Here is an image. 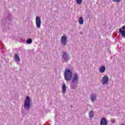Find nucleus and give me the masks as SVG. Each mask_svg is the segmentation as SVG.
<instances>
[{
    "label": "nucleus",
    "mask_w": 125,
    "mask_h": 125,
    "mask_svg": "<svg viewBox=\"0 0 125 125\" xmlns=\"http://www.w3.org/2000/svg\"><path fill=\"white\" fill-rule=\"evenodd\" d=\"M73 77V71L69 68H66L64 71V79L67 82L72 80Z\"/></svg>",
    "instance_id": "nucleus-1"
},
{
    "label": "nucleus",
    "mask_w": 125,
    "mask_h": 125,
    "mask_svg": "<svg viewBox=\"0 0 125 125\" xmlns=\"http://www.w3.org/2000/svg\"><path fill=\"white\" fill-rule=\"evenodd\" d=\"M24 108L26 111H29L31 108V100L29 96H26L24 102Z\"/></svg>",
    "instance_id": "nucleus-2"
},
{
    "label": "nucleus",
    "mask_w": 125,
    "mask_h": 125,
    "mask_svg": "<svg viewBox=\"0 0 125 125\" xmlns=\"http://www.w3.org/2000/svg\"><path fill=\"white\" fill-rule=\"evenodd\" d=\"M62 59L64 62H68L70 59V55L66 52H63L62 53Z\"/></svg>",
    "instance_id": "nucleus-3"
},
{
    "label": "nucleus",
    "mask_w": 125,
    "mask_h": 125,
    "mask_svg": "<svg viewBox=\"0 0 125 125\" xmlns=\"http://www.w3.org/2000/svg\"><path fill=\"white\" fill-rule=\"evenodd\" d=\"M102 83L103 85H107L109 83V76L104 75L102 79Z\"/></svg>",
    "instance_id": "nucleus-4"
},
{
    "label": "nucleus",
    "mask_w": 125,
    "mask_h": 125,
    "mask_svg": "<svg viewBox=\"0 0 125 125\" xmlns=\"http://www.w3.org/2000/svg\"><path fill=\"white\" fill-rule=\"evenodd\" d=\"M79 81V75L77 73H74L72 76V79L71 80L72 83H77L78 84Z\"/></svg>",
    "instance_id": "nucleus-5"
},
{
    "label": "nucleus",
    "mask_w": 125,
    "mask_h": 125,
    "mask_svg": "<svg viewBox=\"0 0 125 125\" xmlns=\"http://www.w3.org/2000/svg\"><path fill=\"white\" fill-rule=\"evenodd\" d=\"M67 42H68V38H67L66 36H62L61 39V43L62 45L65 46V45L67 44Z\"/></svg>",
    "instance_id": "nucleus-6"
},
{
    "label": "nucleus",
    "mask_w": 125,
    "mask_h": 125,
    "mask_svg": "<svg viewBox=\"0 0 125 125\" xmlns=\"http://www.w3.org/2000/svg\"><path fill=\"white\" fill-rule=\"evenodd\" d=\"M36 24L37 27L38 29H40L41 28V25H42V21H41V18L40 17L38 16L36 18Z\"/></svg>",
    "instance_id": "nucleus-7"
},
{
    "label": "nucleus",
    "mask_w": 125,
    "mask_h": 125,
    "mask_svg": "<svg viewBox=\"0 0 125 125\" xmlns=\"http://www.w3.org/2000/svg\"><path fill=\"white\" fill-rule=\"evenodd\" d=\"M14 60L15 61L17 64H20V57H19V55H18V54H15Z\"/></svg>",
    "instance_id": "nucleus-8"
},
{
    "label": "nucleus",
    "mask_w": 125,
    "mask_h": 125,
    "mask_svg": "<svg viewBox=\"0 0 125 125\" xmlns=\"http://www.w3.org/2000/svg\"><path fill=\"white\" fill-rule=\"evenodd\" d=\"M97 99L96 94L93 93L90 95V100L91 102H95Z\"/></svg>",
    "instance_id": "nucleus-9"
},
{
    "label": "nucleus",
    "mask_w": 125,
    "mask_h": 125,
    "mask_svg": "<svg viewBox=\"0 0 125 125\" xmlns=\"http://www.w3.org/2000/svg\"><path fill=\"white\" fill-rule=\"evenodd\" d=\"M108 123L107 122V120L105 118H103L101 119L100 121V125H107Z\"/></svg>",
    "instance_id": "nucleus-10"
},
{
    "label": "nucleus",
    "mask_w": 125,
    "mask_h": 125,
    "mask_svg": "<svg viewBox=\"0 0 125 125\" xmlns=\"http://www.w3.org/2000/svg\"><path fill=\"white\" fill-rule=\"evenodd\" d=\"M125 26H123L122 28H121L119 29V32L121 34L122 37H125Z\"/></svg>",
    "instance_id": "nucleus-11"
},
{
    "label": "nucleus",
    "mask_w": 125,
    "mask_h": 125,
    "mask_svg": "<svg viewBox=\"0 0 125 125\" xmlns=\"http://www.w3.org/2000/svg\"><path fill=\"white\" fill-rule=\"evenodd\" d=\"M106 70V67L104 66H101L100 68H99V73H104V72H105V70Z\"/></svg>",
    "instance_id": "nucleus-12"
},
{
    "label": "nucleus",
    "mask_w": 125,
    "mask_h": 125,
    "mask_svg": "<svg viewBox=\"0 0 125 125\" xmlns=\"http://www.w3.org/2000/svg\"><path fill=\"white\" fill-rule=\"evenodd\" d=\"M62 92L63 94H65L66 93V84L63 83V84L62 86Z\"/></svg>",
    "instance_id": "nucleus-13"
},
{
    "label": "nucleus",
    "mask_w": 125,
    "mask_h": 125,
    "mask_svg": "<svg viewBox=\"0 0 125 125\" xmlns=\"http://www.w3.org/2000/svg\"><path fill=\"white\" fill-rule=\"evenodd\" d=\"M93 116H94V112L93 110H91L89 113V118L90 120H92V118H93Z\"/></svg>",
    "instance_id": "nucleus-14"
},
{
    "label": "nucleus",
    "mask_w": 125,
    "mask_h": 125,
    "mask_svg": "<svg viewBox=\"0 0 125 125\" xmlns=\"http://www.w3.org/2000/svg\"><path fill=\"white\" fill-rule=\"evenodd\" d=\"M78 87V85L76 84V83H72L70 84V88L71 89H76Z\"/></svg>",
    "instance_id": "nucleus-15"
},
{
    "label": "nucleus",
    "mask_w": 125,
    "mask_h": 125,
    "mask_svg": "<svg viewBox=\"0 0 125 125\" xmlns=\"http://www.w3.org/2000/svg\"><path fill=\"white\" fill-rule=\"evenodd\" d=\"M79 23L80 25H83V17H81L79 18Z\"/></svg>",
    "instance_id": "nucleus-16"
},
{
    "label": "nucleus",
    "mask_w": 125,
    "mask_h": 125,
    "mask_svg": "<svg viewBox=\"0 0 125 125\" xmlns=\"http://www.w3.org/2000/svg\"><path fill=\"white\" fill-rule=\"evenodd\" d=\"M33 42V40H32L31 39H28L26 41V43H27L28 44H30V43H32Z\"/></svg>",
    "instance_id": "nucleus-17"
},
{
    "label": "nucleus",
    "mask_w": 125,
    "mask_h": 125,
    "mask_svg": "<svg viewBox=\"0 0 125 125\" xmlns=\"http://www.w3.org/2000/svg\"><path fill=\"white\" fill-rule=\"evenodd\" d=\"M82 2H83V0H76V3L79 4V5L82 4Z\"/></svg>",
    "instance_id": "nucleus-18"
},
{
    "label": "nucleus",
    "mask_w": 125,
    "mask_h": 125,
    "mask_svg": "<svg viewBox=\"0 0 125 125\" xmlns=\"http://www.w3.org/2000/svg\"><path fill=\"white\" fill-rule=\"evenodd\" d=\"M113 1H114V2H116V3H120V2L122 1V0H113Z\"/></svg>",
    "instance_id": "nucleus-19"
},
{
    "label": "nucleus",
    "mask_w": 125,
    "mask_h": 125,
    "mask_svg": "<svg viewBox=\"0 0 125 125\" xmlns=\"http://www.w3.org/2000/svg\"><path fill=\"white\" fill-rule=\"evenodd\" d=\"M111 122L112 124H114L115 123V119H111Z\"/></svg>",
    "instance_id": "nucleus-20"
},
{
    "label": "nucleus",
    "mask_w": 125,
    "mask_h": 125,
    "mask_svg": "<svg viewBox=\"0 0 125 125\" xmlns=\"http://www.w3.org/2000/svg\"><path fill=\"white\" fill-rule=\"evenodd\" d=\"M122 125H125V124H122Z\"/></svg>",
    "instance_id": "nucleus-21"
}]
</instances>
